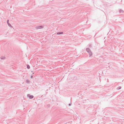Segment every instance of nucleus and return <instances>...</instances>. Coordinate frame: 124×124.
Masks as SVG:
<instances>
[{"label": "nucleus", "mask_w": 124, "mask_h": 124, "mask_svg": "<svg viewBox=\"0 0 124 124\" xmlns=\"http://www.w3.org/2000/svg\"><path fill=\"white\" fill-rule=\"evenodd\" d=\"M86 50L88 52H90V49L89 48H87Z\"/></svg>", "instance_id": "nucleus-1"}, {"label": "nucleus", "mask_w": 124, "mask_h": 124, "mask_svg": "<svg viewBox=\"0 0 124 124\" xmlns=\"http://www.w3.org/2000/svg\"><path fill=\"white\" fill-rule=\"evenodd\" d=\"M33 97V96L32 95L30 96L29 97V98L30 99H32Z\"/></svg>", "instance_id": "nucleus-2"}, {"label": "nucleus", "mask_w": 124, "mask_h": 124, "mask_svg": "<svg viewBox=\"0 0 124 124\" xmlns=\"http://www.w3.org/2000/svg\"><path fill=\"white\" fill-rule=\"evenodd\" d=\"M89 54L91 56L92 54V52H89Z\"/></svg>", "instance_id": "nucleus-3"}, {"label": "nucleus", "mask_w": 124, "mask_h": 124, "mask_svg": "<svg viewBox=\"0 0 124 124\" xmlns=\"http://www.w3.org/2000/svg\"><path fill=\"white\" fill-rule=\"evenodd\" d=\"M27 67L28 69H29L30 68V66L28 65H27Z\"/></svg>", "instance_id": "nucleus-4"}, {"label": "nucleus", "mask_w": 124, "mask_h": 124, "mask_svg": "<svg viewBox=\"0 0 124 124\" xmlns=\"http://www.w3.org/2000/svg\"><path fill=\"white\" fill-rule=\"evenodd\" d=\"M8 21H9V20H7V23H8Z\"/></svg>", "instance_id": "nucleus-5"}, {"label": "nucleus", "mask_w": 124, "mask_h": 124, "mask_svg": "<svg viewBox=\"0 0 124 124\" xmlns=\"http://www.w3.org/2000/svg\"><path fill=\"white\" fill-rule=\"evenodd\" d=\"M5 57H3V58H2V59H5Z\"/></svg>", "instance_id": "nucleus-6"}, {"label": "nucleus", "mask_w": 124, "mask_h": 124, "mask_svg": "<svg viewBox=\"0 0 124 124\" xmlns=\"http://www.w3.org/2000/svg\"><path fill=\"white\" fill-rule=\"evenodd\" d=\"M62 32L61 33H59V34H62Z\"/></svg>", "instance_id": "nucleus-7"}, {"label": "nucleus", "mask_w": 124, "mask_h": 124, "mask_svg": "<svg viewBox=\"0 0 124 124\" xmlns=\"http://www.w3.org/2000/svg\"><path fill=\"white\" fill-rule=\"evenodd\" d=\"M32 78V76H31V78Z\"/></svg>", "instance_id": "nucleus-8"}, {"label": "nucleus", "mask_w": 124, "mask_h": 124, "mask_svg": "<svg viewBox=\"0 0 124 124\" xmlns=\"http://www.w3.org/2000/svg\"><path fill=\"white\" fill-rule=\"evenodd\" d=\"M59 34V33H57V34Z\"/></svg>", "instance_id": "nucleus-9"}]
</instances>
